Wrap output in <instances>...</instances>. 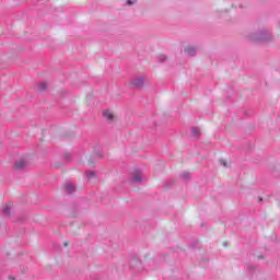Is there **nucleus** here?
Here are the masks:
<instances>
[{"label":"nucleus","mask_w":280,"mask_h":280,"mask_svg":"<svg viewBox=\"0 0 280 280\" xmlns=\"http://www.w3.org/2000/svg\"><path fill=\"white\" fill-rule=\"evenodd\" d=\"M247 38L252 43H270L272 40V33H270V30L261 28L250 33Z\"/></svg>","instance_id":"obj_1"},{"label":"nucleus","mask_w":280,"mask_h":280,"mask_svg":"<svg viewBox=\"0 0 280 280\" xmlns=\"http://www.w3.org/2000/svg\"><path fill=\"white\" fill-rule=\"evenodd\" d=\"M101 159H104V155L102 154V145L96 144L94 147V152L93 154L90 156L89 161H88V165L90 167H94L95 164L97 163V161H100Z\"/></svg>","instance_id":"obj_2"},{"label":"nucleus","mask_w":280,"mask_h":280,"mask_svg":"<svg viewBox=\"0 0 280 280\" xmlns=\"http://www.w3.org/2000/svg\"><path fill=\"white\" fill-rule=\"evenodd\" d=\"M143 84H145V78L143 77H136L130 82L131 89H143Z\"/></svg>","instance_id":"obj_3"},{"label":"nucleus","mask_w":280,"mask_h":280,"mask_svg":"<svg viewBox=\"0 0 280 280\" xmlns=\"http://www.w3.org/2000/svg\"><path fill=\"white\" fill-rule=\"evenodd\" d=\"M15 172H25L27 170V160H19L13 166Z\"/></svg>","instance_id":"obj_4"},{"label":"nucleus","mask_w":280,"mask_h":280,"mask_svg":"<svg viewBox=\"0 0 280 280\" xmlns=\"http://www.w3.org/2000/svg\"><path fill=\"white\" fill-rule=\"evenodd\" d=\"M184 52L186 54V56L194 57V56H196V54H198V47L187 46L184 48Z\"/></svg>","instance_id":"obj_5"},{"label":"nucleus","mask_w":280,"mask_h":280,"mask_svg":"<svg viewBox=\"0 0 280 280\" xmlns=\"http://www.w3.org/2000/svg\"><path fill=\"white\" fill-rule=\"evenodd\" d=\"M65 190L67 194H73L75 191V185L73 183H66Z\"/></svg>","instance_id":"obj_6"},{"label":"nucleus","mask_w":280,"mask_h":280,"mask_svg":"<svg viewBox=\"0 0 280 280\" xmlns=\"http://www.w3.org/2000/svg\"><path fill=\"white\" fill-rule=\"evenodd\" d=\"M103 116L105 117V119H107L108 121H114L115 120V115H113V112H110L109 109L105 110L103 113Z\"/></svg>","instance_id":"obj_7"},{"label":"nucleus","mask_w":280,"mask_h":280,"mask_svg":"<svg viewBox=\"0 0 280 280\" xmlns=\"http://www.w3.org/2000/svg\"><path fill=\"white\" fill-rule=\"evenodd\" d=\"M89 183L92 180H95L97 178V175L95 174V171H88L85 172Z\"/></svg>","instance_id":"obj_8"},{"label":"nucleus","mask_w":280,"mask_h":280,"mask_svg":"<svg viewBox=\"0 0 280 280\" xmlns=\"http://www.w3.org/2000/svg\"><path fill=\"white\" fill-rule=\"evenodd\" d=\"M180 178H182V180L187 183V180H189L191 178V173L184 171L180 173Z\"/></svg>","instance_id":"obj_9"},{"label":"nucleus","mask_w":280,"mask_h":280,"mask_svg":"<svg viewBox=\"0 0 280 280\" xmlns=\"http://www.w3.org/2000/svg\"><path fill=\"white\" fill-rule=\"evenodd\" d=\"M36 89H37V91L39 93H43L44 91H47V83L46 82H42V83L37 84Z\"/></svg>","instance_id":"obj_10"},{"label":"nucleus","mask_w":280,"mask_h":280,"mask_svg":"<svg viewBox=\"0 0 280 280\" xmlns=\"http://www.w3.org/2000/svg\"><path fill=\"white\" fill-rule=\"evenodd\" d=\"M132 183H141L143 178L141 177V174H133L131 177Z\"/></svg>","instance_id":"obj_11"},{"label":"nucleus","mask_w":280,"mask_h":280,"mask_svg":"<svg viewBox=\"0 0 280 280\" xmlns=\"http://www.w3.org/2000/svg\"><path fill=\"white\" fill-rule=\"evenodd\" d=\"M10 209H12V203H8L3 210H2V213L3 215H10Z\"/></svg>","instance_id":"obj_12"},{"label":"nucleus","mask_w":280,"mask_h":280,"mask_svg":"<svg viewBox=\"0 0 280 280\" xmlns=\"http://www.w3.org/2000/svg\"><path fill=\"white\" fill-rule=\"evenodd\" d=\"M191 135L192 137H199L200 136V129L192 127L191 128Z\"/></svg>","instance_id":"obj_13"},{"label":"nucleus","mask_w":280,"mask_h":280,"mask_svg":"<svg viewBox=\"0 0 280 280\" xmlns=\"http://www.w3.org/2000/svg\"><path fill=\"white\" fill-rule=\"evenodd\" d=\"M137 3V0H126V4L132 7Z\"/></svg>","instance_id":"obj_14"},{"label":"nucleus","mask_w":280,"mask_h":280,"mask_svg":"<svg viewBox=\"0 0 280 280\" xmlns=\"http://www.w3.org/2000/svg\"><path fill=\"white\" fill-rule=\"evenodd\" d=\"M220 163L223 165V167H226V161L220 160Z\"/></svg>","instance_id":"obj_15"},{"label":"nucleus","mask_w":280,"mask_h":280,"mask_svg":"<svg viewBox=\"0 0 280 280\" xmlns=\"http://www.w3.org/2000/svg\"><path fill=\"white\" fill-rule=\"evenodd\" d=\"M160 60H161V62H165V60H167V57L162 56Z\"/></svg>","instance_id":"obj_16"},{"label":"nucleus","mask_w":280,"mask_h":280,"mask_svg":"<svg viewBox=\"0 0 280 280\" xmlns=\"http://www.w3.org/2000/svg\"><path fill=\"white\" fill-rule=\"evenodd\" d=\"M14 279H15V278H14V277H12V276H11V277H9V280H14Z\"/></svg>","instance_id":"obj_17"},{"label":"nucleus","mask_w":280,"mask_h":280,"mask_svg":"<svg viewBox=\"0 0 280 280\" xmlns=\"http://www.w3.org/2000/svg\"><path fill=\"white\" fill-rule=\"evenodd\" d=\"M258 259H264V256H258Z\"/></svg>","instance_id":"obj_18"},{"label":"nucleus","mask_w":280,"mask_h":280,"mask_svg":"<svg viewBox=\"0 0 280 280\" xmlns=\"http://www.w3.org/2000/svg\"><path fill=\"white\" fill-rule=\"evenodd\" d=\"M278 28L280 30V21L278 22Z\"/></svg>","instance_id":"obj_19"},{"label":"nucleus","mask_w":280,"mask_h":280,"mask_svg":"<svg viewBox=\"0 0 280 280\" xmlns=\"http://www.w3.org/2000/svg\"><path fill=\"white\" fill-rule=\"evenodd\" d=\"M254 269V267L253 266H249V270H253Z\"/></svg>","instance_id":"obj_20"},{"label":"nucleus","mask_w":280,"mask_h":280,"mask_svg":"<svg viewBox=\"0 0 280 280\" xmlns=\"http://www.w3.org/2000/svg\"><path fill=\"white\" fill-rule=\"evenodd\" d=\"M63 246H68V243H63Z\"/></svg>","instance_id":"obj_21"},{"label":"nucleus","mask_w":280,"mask_h":280,"mask_svg":"<svg viewBox=\"0 0 280 280\" xmlns=\"http://www.w3.org/2000/svg\"><path fill=\"white\" fill-rule=\"evenodd\" d=\"M25 270H27V269L22 270V272H25Z\"/></svg>","instance_id":"obj_22"},{"label":"nucleus","mask_w":280,"mask_h":280,"mask_svg":"<svg viewBox=\"0 0 280 280\" xmlns=\"http://www.w3.org/2000/svg\"><path fill=\"white\" fill-rule=\"evenodd\" d=\"M261 200H262V199L260 198V199H259V202H261Z\"/></svg>","instance_id":"obj_23"}]
</instances>
